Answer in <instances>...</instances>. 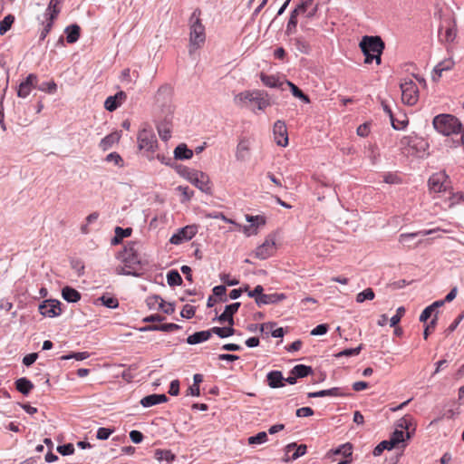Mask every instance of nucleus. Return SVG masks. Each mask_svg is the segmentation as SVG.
I'll list each match as a JSON object with an SVG mask.
<instances>
[{"mask_svg":"<svg viewBox=\"0 0 464 464\" xmlns=\"http://www.w3.org/2000/svg\"><path fill=\"white\" fill-rule=\"evenodd\" d=\"M199 15L200 11L196 9L191 14L189 19V55H192L198 48H200L206 40L205 26L202 24Z\"/></svg>","mask_w":464,"mask_h":464,"instance_id":"nucleus-1","label":"nucleus"},{"mask_svg":"<svg viewBox=\"0 0 464 464\" xmlns=\"http://www.w3.org/2000/svg\"><path fill=\"white\" fill-rule=\"evenodd\" d=\"M360 47L365 56V63H372L375 60L377 64H381L382 53L385 45L380 36H363Z\"/></svg>","mask_w":464,"mask_h":464,"instance_id":"nucleus-2","label":"nucleus"},{"mask_svg":"<svg viewBox=\"0 0 464 464\" xmlns=\"http://www.w3.org/2000/svg\"><path fill=\"white\" fill-rule=\"evenodd\" d=\"M432 123L435 130L445 136H459L464 129L460 121L451 114L437 115Z\"/></svg>","mask_w":464,"mask_h":464,"instance_id":"nucleus-3","label":"nucleus"},{"mask_svg":"<svg viewBox=\"0 0 464 464\" xmlns=\"http://www.w3.org/2000/svg\"><path fill=\"white\" fill-rule=\"evenodd\" d=\"M247 102L255 103L260 111H264L271 104L268 94L264 91H245L235 97V102L238 105L245 104Z\"/></svg>","mask_w":464,"mask_h":464,"instance_id":"nucleus-4","label":"nucleus"},{"mask_svg":"<svg viewBox=\"0 0 464 464\" xmlns=\"http://www.w3.org/2000/svg\"><path fill=\"white\" fill-rule=\"evenodd\" d=\"M137 245L136 242H129L124 246L123 251L119 254L118 258L121 260L126 267L140 272L141 267L140 260L137 253Z\"/></svg>","mask_w":464,"mask_h":464,"instance_id":"nucleus-5","label":"nucleus"},{"mask_svg":"<svg viewBox=\"0 0 464 464\" xmlns=\"http://www.w3.org/2000/svg\"><path fill=\"white\" fill-rule=\"evenodd\" d=\"M137 140L140 150L154 152L158 147V141L154 130L147 124L140 130Z\"/></svg>","mask_w":464,"mask_h":464,"instance_id":"nucleus-6","label":"nucleus"},{"mask_svg":"<svg viewBox=\"0 0 464 464\" xmlns=\"http://www.w3.org/2000/svg\"><path fill=\"white\" fill-rule=\"evenodd\" d=\"M401 90L403 103L411 106L416 104L419 99V90L412 81L401 83Z\"/></svg>","mask_w":464,"mask_h":464,"instance_id":"nucleus-7","label":"nucleus"},{"mask_svg":"<svg viewBox=\"0 0 464 464\" xmlns=\"http://www.w3.org/2000/svg\"><path fill=\"white\" fill-rule=\"evenodd\" d=\"M314 0H302L290 14V17L286 25L285 34L291 35L295 33L297 25L298 14L306 12L307 8L313 4Z\"/></svg>","mask_w":464,"mask_h":464,"instance_id":"nucleus-8","label":"nucleus"},{"mask_svg":"<svg viewBox=\"0 0 464 464\" xmlns=\"http://www.w3.org/2000/svg\"><path fill=\"white\" fill-rule=\"evenodd\" d=\"M61 302L56 299H46L39 306V313L45 317L53 318L62 314Z\"/></svg>","mask_w":464,"mask_h":464,"instance_id":"nucleus-9","label":"nucleus"},{"mask_svg":"<svg viewBox=\"0 0 464 464\" xmlns=\"http://www.w3.org/2000/svg\"><path fill=\"white\" fill-rule=\"evenodd\" d=\"M276 251V238L275 236L269 235L264 243L258 246L255 251V256L260 260L267 259L272 256Z\"/></svg>","mask_w":464,"mask_h":464,"instance_id":"nucleus-10","label":"nucleus"},{"mask_svg":"<svg viewBox=\"0 0 464 464\" xmlns=\"http://www.w3.org/2000/svg\"><path fill=\"white\" fill-rule=\"evenodd\" d=\"M192 176L189 177L188 181L197 187L199 190L206 194H211V186L209 177L202 172L196 170L194 173H191Z\"/></svg>","mask_w":464,"mask_h":464,"instance_id":"nucleus-11","label":"nucleus"},{"mask_svg":"<svg viewBox=\"0 0 464 464\" xmlns=\"http://www.w3.org/2000/svg\"><path fill=\"white\" fill-rule=\"evenodd\" d=\"M196 234V226H186L174 233L169 238V242L173 245H180L183 242L190 240Z\"/></svg>","mask_w":464,"mask_h":464,"instance_id":"nucleus-12","label":"nucleus"},{"mask_svg":"<svg viewBox=\"0 0 464 464\" xmlns=\"http://www.w3.org/2000/svg\"><path fill=\"white\" fill-rule=\"evenodd\" d=\"M275 140L278 146L285 147L288 145L287 129L285 121H276L273 127Z\"/></svg>","mask_w":464,"mask_h":464,"instance_id":"nucleus-13","label":"nucleus"},{"mask_svg":"<svg viewBox=\"0 0 464 464\" xmlns=\"http://www.w3.org/2000/svg\"><path fill=\"white\" fill-rule=\"evenodd\" d=\"M38 77L34 73H30L18 86L17 96L26 98L33 89H35Z\"/></svg>","mask_w":464,"mask_h":464,"instance_id":"nucleus-14","label":"nucleus"},{"mask_svg":"<svg viewBox=\"0 0 464 464\" xmlns=\"http://www.w3.org/2000/svg\"><path fill=\"white\" fill-rule=\"evenodd\" d=\"M446 181L447 176L444 172H439L431 175L428 181L430 190L435 193L445 191L447 188Z\"/></svg>","mask_w":464,"mask_h":464,"instance_id":"nucleus-15","label":"nucleus"},{"mask_svg":"<svg viewBox=\"0 0 464 464\" xmlns=\"http://www.w3.org/2000/svg\"><path fill=\"white\" fill-rule=\"evenodd\" d=\"M240 305L239 302L226 305L224 312L216 319L221 324L227 323L229 325H234V314L238 311Z\"/></svg>","mask_w":464,"mask_h":464,"instance_id":"nucleus-16","label":"nucleus"},{"mask_svg":"<svg viewBox=\"0 0 464 464\" xmlns=\"http://www.w3.org/2000/svg\"><path fill=\"white\" fill-rule=\"evenodd\" d=\"M351 395L348 388L334 387L328 390H322L315 392H309V398L324 397V396H349Z\"/></svg>","mask_w":464,"mask_h":464,"instance_id":"nucleus-17","label":"nucleus"},{"mask_svg":"<svg viewBox=\"0 0 464 464\" xmlns=\"http://www.w3.org/2000/svg\"><path fill=\"white\" fill-rule=\"evenodd\" d=\"M306 445L297 446L295 443H290L285 447V461L295 460L306 453Z\"/></svg>","mask_w":464,"mask_h":464,"instance_id":"nucleus-18","label":"nucleus"},{"mask_svg":"<svg viewBox=\"0 0 464 464\" xmlns=\"http://www.w3.org/2000/svg\"><path fill=\"white\" fill-rule=\"evenodd\" d=\"M127 95L121 91L113 96H109L104 102V107L109 111H114L126 100Z\"/></svg>","mask_w":464,"mask_h":464,"instance_id":"nucleus-19","label":"nucleus"},{"mask_svg":"<svg viewBox=\"0 0 464 464\" xmlns=\"http://www.w3.org/2000/svg\"><path fill=\"white\" fill-rule=\"evenodd\" d=\"M286 298L284 293L263 294L257 300V305L260 307L264 304H277Z\"/></svg>","mask_w":464,"mask_h":464,"instance_id":"nucleus-20","label":"nucleus"},{"mask_svg":"<svg viewBox=\"0 0 464 464\" xmlns=\"http://www.w3.org/2000/svg\"><path fill=\"white\" fill-rule=\"evenodd\" d=\"M260 80L263 82V84L266 87L285 90L284 85H285V80L280 81L276 75H268L264 72H261Z\"/></svg>","mask_w":464,"mask_h":464,"instance_id":"nucleus-21","label":"nucleus"},{"mask_svg":"<svg viewBox=\"0 0 464 464\" xmlns=\"http://www.w3.org/2000/svg\"><path fill=\"white\" fill-rule=\"evenodd\" d=\"M169 401L168 397L165 394H150L143 397L140 403L145 407L149 408L157 404L165 403Z\"/></svg>","mask_w":464,"mask_h":464,"instance_id":"nucleus-22","label":"nucleus"},{"mask_svg":"<svg viewBox=\"0 0 464 464\" xmlns=\"http://www.w3.org/2000/svg\"><path fill=\"white\" fill-rule=\"evenodd\" d=\"M290 377H308L316 375V372L311 366L297 364L290 371Z\"/></svg>","mask_w":464,"mask_h":464,"instance_id":"nucleus-23","label":"nucleus"},{"mask_svg":"<svg viewBox=\"0 0 464 464\" xmlns=\"http://www.w3.org/2000/svg\"><path fill=\"white\" fill-rule=\"evenodd\" d=\"M193 157V150L188 149L187 144L180 143L174 150V161L175 160H187Z\"/></svg>","mask_w":464,"mask_h":464,"instance_id":"nucleus-24","label":"nucleus"},{"mask_svg":"<svg viewBox=\"0 0 464 464\" xmlns=\"http://www.w3.org/2000/svg\"><path fill=\"white\" fill-rule=\"evenodd\" d=\"M171 92L172 90L169 85L160 86L156 94L157 102L162 106L166 105L170 100Z\"/></svg>","mask_w":464,"mask_h":464,"instance_id":"nucleus-25","label":"nucleus"},{"mask_svg":"<svg viewBox=\"0 0 464 464\" xmlns=\"http://www.w3.org/2000/svg\"><path fill=\"white\" fill-rule=\"evenodd\" d=\"M120 139L121 133L119 131L111 132L105 136L103 139H102L99 147L104 151L108 150L112 147L114 143L118 142Z\"/></svg>","mask_w":464,"mask_h":464,"instance_id":"nucleus-26","label":"nucleus"},{"mask_svg":"<svg viewBox=\"0 0 464 464\" xmlns=\"http://www.w3.org/2000/svg\"><path fill=\"white\" fill-rule=\"evenodd\" d=\"M211 337V332L209 330L196 332L187 338L188 344L194 345L205 341H208Z\"/></svg>","mask_w":464,"mask_h":464,"instance_id":"nucleus-27","label":"nucleus"},{"mask_svg":"<svg viewBox=\"0 0 464 464\" xmlns=\"http://www.w3.org/2000/svg\"><path fill=\"white\" fill-rule=\"evenodd\" d=\"M62 296L68 303H77L82 297L79 291L68 285L62 289Z\"/></svg>","mask_w":464,"mask_h":464,"instance_id":"nucleus-28","label":"nucleus"},{"mask_svg":"<svg viewBox=\"0 0 464 464\" xmlns=\"http://www.w3.org/2000/svg\"><path fill=\"white\" fill-rule=\"evenodd\" d=\"M443 26L439 28V39L441 43H452L456 38L457 32L454 25H450L442 33Z\"/></svg>","mask_w":464,"mask_h":464,"instance_id":"nucleus-29","label":"nucleus"},{"mask_svg":"<svg viewBox=\"0 0 464 464\" xmlns=\"http://www.w3.org/2000/svg\"><path fill=\"white\" fill-rule=\"evenodd\" d=\"M180 325L176 324L174 323L161 324H152L145 326L141 329V331H160V332H172L175 330L180 329Z\"/></svg>","mask_w":464,"mask_h":464,"instance_id":"nucleus-30","label":"nucleus"},{"mask_svg":"<svg viewBox=\"0 0 464 464\" xmlns=\"http://www.w3.org/2000/svg\"><path fill=\"white\" fill-rule=\"evenodd\" d=\"M64 33L66 34V41L69 44H74L78 41L80 37L81 28L78 24H73L67 26L64 29Z\"/></svg>","mask_w":464,"mask_h":464,"instance_id":"nucleus-31","label":"nucleus"},{"mask_svg":"<svg viewBox=\"0 0 464 464\" xmlns=\"http://www.w3.org/2000/svg\"><path fill=\"white\" fill-rule=\"evenodd\" d=\"M285 85L290 88L292 94L295 97L303 101L304 103H310V98L308 95L303 92L301 89H299L295 83L292 82L285 80Z\"/></svg>","mask_w":464,"mask_h":464,"instance_id":"nucleus-32","label":"nucleus"},{"mask_svg":"<svg viewBox=\"0 0 464 464\" xmlns=\"http://www.w3.org/2000/svg\"><path fill=\"white\" fill-rule=\"evenodd\" d=\"M131 233H132V228H130V227L122 228L121 227H115V236L111 239V244L112 245L120 244L124 237H130L131 235Z\"/></svg>","mask_w":464,"mask_h":464,"instance_id":"nucleus-33","label":"nucleus"},{"mask_svg":"<svg viewBox=\"0 0 464 464\" xmlns=\"http://www.w3.org/2000/svg\"><path fill=\"white\" fill-rule=\"evenodd\" d=\"M63 1V0H51L44 15H50L52 19H55L61 11L60 5Z\"/></svg>","mask_w":464,"mask_h":464,"instance_id":"nucleus-34","label":"nucleus"},{"mask_svg":"<svg viewBox=\"0 0 464 464\" xmlns=\"http://www.w3.org/2000/svg\"><path fill=\"white\" fill-rule=\"evenodd\" d=\"M211 334H215L219 338H227L228 336H231L235 334L236 330L233 328V325H229L227 327H218L215 326L210 329Z\"/></svg>","mask_w":464,"mask_h":464,"instance_id":"nucleus-35","label":"nucleus"},{"mask_svg":"<svg viewBox=\"0 0 464 464\" xmlns=\"http://www.w3.org/2000/svg\"><path fill=\"white\" fill-rule=\"evenodd\" d=\"M155 459L159 461L166 460L169 463H171L175 460V455L169 450H160L158 449L155 450Z\"/></svg>","mask_w":464,"mask_h":464,"instance_id":"nucleus-36","label":"nucleus"},{"mask_svg":"<svg viewBox=\"0 0 464 464\" xmlns=\"http://www.w3.org/2000/svg\"><path fill=\"white\" fill-rule=\"evenodd\" d=\"M16 389L23 394H28L34 385L28 379H17L15 382Z\"/></svg>","mask_w":464,"mask_h":464,"instance_id":"nucleus-37","label":"nucleus"},{"mask_svg":"<svg viewBox=\"0 0 464 464\" xmlns=\"http://www.w3.org/2000/svg\"><path fill=\"white\" fill-rule=\"evenodd\" d=\"M167 282L169 286L180 285L182 284V277L178 270H169L167 274Z\"/></svg>","mask_w":464,"mask_h":464,"instance_id":"nucleus-38","label":"nucleus"},{"mask_svg":"<svg viewBox=\"0 0 464 464\" xmlns=\"http://www.w3.org/2000/svg\"><path fill=\"white\" fill-rule=\"evenodd\" d=\"M419 141H420V139L417 136H404L401 139L400 145L401 149L406 147L414 149L418 145Z\"/></svg>","mask_w":464,"mask_h":464,"instance_id":"nucleus-39","label":"nucleus"},{"mask_svg":"<svg viewBox=\"0 0 464 464\" xmlns=\"http://www.w3.org/2000/svg\"><path fill=\"white\" fill-rule=\"evenodd\" d=\"M99 301L102 303V305L114 309L119 306V301L116 297L103 295L99 298Z\"/></svg>","mask_w":464,"mask_h":464,"instance_id":"nucleus-40","label":"nucleus"},{"mask_svg":"<svg viewBox=\"0 0 464 464\" xmlns=\"http://www.w3.org/2000/svg\"><path fill=\"white\" fill-rule=\"evenodd\" d=\"M36 89L39 91L47 92V93H54L57 90V85L53 81L50 82H43L41 83H36Z\"/></svg>","mask_w":464,"mask_h":464,"instance_id":"nucleus-41","label":"nucleus"},{"mask_svg":"<svg viewBox=\"0 0 464 464\" xmlns=\"http://www.w3.org/2000/svg\"><path fill=\"white\" fill-rule=\"evenodd\" d=\"M14 22V16L13 14H7L0 22V35H4L7 31L10 30L12 24Z\"/></svg>","mask_w":464,"mask_h":464,"instance_id":"nucleus-42","label":"nucleus"},{"mask_svg":"<svg viewBox=\"0 0 464 464\" xmlns=\"http://www.w3.org/2000/svg\"><path fill=\"white\" fill-rule=\"evenodd\" d=\"M172 169H174L178 174H179L181 177L185 178L188 180L189 179V177L192 176L191 173H194L196 171L195 169H190L184 165L178 164L177 162L175 163V165H173Z\"/></svg>","mask_w":464,"mask_h":464,"instance_id":"nucleus-43","label":"nucleus"},{"mask_svg":"<svg viewBox=\"0 0 464 464\" xmlns=\"http://www.w3.org/2000/svg\"><path fill=\"white\" fill-rule=\"evenodd\" d=\"M375 296V294L372 288H366L363 291L360 292L356 295V302L362 303L366 300H372Z\"/></svg>","mask_w":464,"mask_h":464,"instance_id":"nucleus-44","label":"nucleus"},{"mask_svg":"<svg viewBox=\"0 0 464 464\" xmlns=\"http://www.w3.org/2000/svg\"><path fill=\"white\" fill-rule=\"evenodd\" d=\"M403 440L404 432L401 430H395L388 441L390 443V447L395 448Z\"/></svg>","mask_w":464,"mask_h":464,"instance_id":"nucleus-45","label":"nucleus"},{"mask_svg":"<svg viewBox=\"0 0 464 464\" xmlns=\"http://www.w3.org/2000/svg\"><path fill=\"white\" fill-rule=\"evenodd\" d=\"M297 379H267L268 385L271 388H279L285 385L284 382H287L290 384L296 383Z\"/></svg>","mask_w":464,"mask_h":464,"instance_id":"nucleus-46","label":"nucleus"},{"mask_svg":"<svg viewBox=\"0 0 464 464\" xmlns=\"http://www.w3.org/2000/svg\"><path fill=\"white\" fill-rule=\"evenodd\" d=\"M430 233V231H420V232H415V233L401 234L400 236L399 241H400V243L405 245L408 242H410V239L415 238L419 235L425 236V235H429Z\"/></svg>","mask_w":464,"mask_h":464,"instance_id":"nucleus-47","label":"nucleus"},{"mask_svg":"<svg viewBox=\"0 0 464 464\" xmlns=\"http://www.w3.org/2000/svg\"><path fill=\"white\" fill-rule=\"evenodd\" d=\"M176 189L182 195V203L189 201L194 195L193 190H191L188 186H179Z\"/></svg>","mask_w":464,"mask_h":464,"instance_id":"nucleus-48","label":"nucleus"},{"mask_svg":"<svg viewBox=\"0 0 464 464\" xmlns=\"http://www.w3.org/2000/svg\"><path fill=\"white\" fill-rule=\"evenodd\" d=\"M45 18H46V23L44 24V26L40 34V41H44L45 39V37L47 36V34L50 33L52 27H53V20L54 19H52L50 15H44Z\"/></svg>","mask_w":464,"mask_h":464,"instance_id":"nucleus-49","label":"nucleus"},{"mask_svg":"<svg viewBox=\"0 0 464 464\" xmlns=\"http://www.w3.org/2000/svg\"><path fill=\"white\" fill-rule=\"evenodd\" d=\"M267 440V434L265 431H261L255 436L248 438V443L252 444H262Z\"/></svg>","mask_w":464,"mask_h":464,"instance_id":"nucleus-50","label":"nucleus"},{"mask_svg":"<svg viewBox=\"0 0 464 464\" xmlns=\"http://www.w3.org/2000/svg\"><path fill=\"white\" fill-rule=\"evenodd\" d=\"M352 450H353L352 445L350 443H345V444H343L340 447H338L334 451V454H341L343 457L348 458V457L352 456Z\"/></svg>","mask_w":464,"mask_h":464,"instance_id":"nucleus-51","label":"nucleus"},{"mask_svg":"<svg viewBox=\"0 0 464 464\" xmlns=\"http://www.w3.org/2000/svg\"><path fill=\"white\" fill-rule=\"evenodd\" d=\"M202 380L203 379H194V383L188 388L186 395L198 396L200 394L199 383L202 382Z\"/></svg>","mask_w":464,"mask_h":464,"instance_id":"nucleus-52","label":"nucleus"},{"mask_svg":"<svg viewBox=\"0 0 464 464\" xmlns=\"http://www.w3.org/2000/svg\"><path fill=\"white\" fill-rule=\"evenodd\" d=\"M213 295L217 297H219L221 302H227V297L226 296L227 288L225 285H217L213 288Z\"/></svg>","mask_w":464,"mask_h":464,"instance_id":"nucleus-53","label":"nucleus"},{"mask_svg":"<svg viewBox=\"0 0 464 464\" xmlns=\"http://www.w3.org/2000/svg\"><path fill=\"white\" fill-rule=\"evenodd\" d=\"M116 274L117 275H124V276H136V277L140 276L141 275V273L139 271L132 270L130 268L126 267L124 264L122 266H118L116 268Z\"/></svg>","mask_w":464,"mask_h":464,"instance_id":"nucleus-54","label":"nucleus"},{"mask_svg":"<svg viewBox=\"0 0 464 464\" xmlns=\"http://www.w3.org/2000/svg\"><path fill=\"white\" fill-rule=\"evenodd\" d=\"M195 313H196L195 306L190 305V304H186V305L183 306V308L181 310V313H180V315L183 318L190 319V318H192L195 315Z\"/></svg>","mask_w":464,"mask_h":464,"instance_id":"nucleus-55","label":"nucleus"},{"mask_svg":"<svg viewBox=\"0 0 464 464\" xmlns=\"http://www.w3.org/2000/svg\"><path fill=\"white\" fill-rule=\"evenodd\" d=\"M248 151V148L246 146V144L245 142H239L238 145H237V160H245L246 158V155Z\"/></svg>","mask_w":464,"mask_h":464,"instance_id":"nucleus-56","label":"nucleus"},{"mask_svg":"<svg viewBox=\"0 0 464 464\" xmlns=\"http://www.w3.org/2000/svg\"><path fill=\"white\" fill-rule=\"evenodd\" d=\"M383 181L387 184H400L401 179L395 173L388 172L383 175Z\"/></svg>","mask_w":464,"mask_h":464,"instance_id":"nucleus-57","label":"nucleus"},{"mask_svg":"<svg viewBox=\"0 0 464 464\" xmlns=\"http://www.w3.org/2000/svg\"><path fill=\"white\" fill-rule=\"evenodd\" d=\"M276 324L275 323H267V324H251L247 326V330L249 332H252V333H255L256 332L257 330H259L260 332H264L265 328L266 327H270V328H273V326L275 325Z\"/></svg>","mask_w":464,"mask_h":464,"instance_id":"nucleus-58","label":"nucleus"},{"mask_svg":"<svg viewBox=\"0 0 464 464\" xmlns=\"http://www.w3.org/2000/svg\"><path fill=\"white\" fill-rule=\"evenodd\" d=\"M404 313H405V308L403 306H400L397 309L396 314H394L390 320V323H391L390 324L392 327H394L399 324V322L401 321V318L404 314Z\"/></svg>","mask_w":464,"mask_h":464,"instance_id":"nucleus-59","label":"nucleus"},{"mask_svg":"<svg viewBox=\"0 0 464 464\" xmlns=\"http://www.w3.org/2000/svg\"><path fill=\"white\" fill-rule=\"evenodd\" d=\"M392 447H390V443L388 440H383L381 443H379L373 450V455L374 456H380L384 450H392Z\"/></svg>","mask_w":464,"mask_h":464,"instance_id":"nucleus-60","label":"nucleus"},{"mask_svg":"<svg viewBox=\"0 0 464 464\" xmlns=\"http://www.w3.org/2000/svg\"><path fill=\"white\" fill-rule=\"evenodd\" d=\"M159 307L167 314H171L175 311V306L171 303H166L163 299H160Z\"/></svg>","mask_w":464,"mask_h":464,"instance_id":"nucleus-61","label":"nucleus"},{"mask_svg":"<svg viewBox=\"0 0 464 464\" xmlns=\"http://www.w3.org/2000/svg\"><path fill=\"white\" fill-rule=\"evenodd\" d=\"M113 431V429L99 428L97 430L96 437L98 440H107Z\"/></svg>","mask_w":464,"mask_h":464,"instance_id":"nucleus-62","label":"nucleus"},{"mask_svg":"<svg viewBox=\"0 0 464 464\" xmlns=\"http://www.w3.org/2000/svg\"><path fill=\"white\" fill-rule=\"evenodd\" d=\"M158 132L162 140L167 141L171 137L169 128L165 125H159Z\"/></svg>","mask_w":464,"mask_h":464,"instance_id":"nucleus-63","label":"nucleus"},{"mask_svg":"<svg viewBox=\"0 0 464 464\" xmlns=\"http://www.w3.org/2000/svg\"><path fill=\"white\" fill-rule=\"evenodd\" d=\"M413 418L410 415H405L403 418L399 420L398 426L400 428L409 430L412 424Z\"/></svg>","mask_w":464,"mask_h":464,"instance_id":"nucleus-64","label":"nucleus"}]
</instances>
